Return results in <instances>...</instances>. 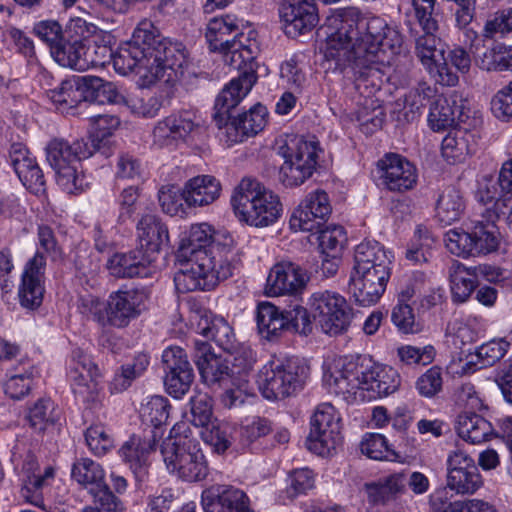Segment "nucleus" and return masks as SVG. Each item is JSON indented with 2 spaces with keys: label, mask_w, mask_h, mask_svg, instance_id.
Listing matches in <instances>:
<instances>
[{
  "label": "nucleus",
  "mask_w": 512,
  "mask_h": 512,
  "mask_svg": "<svg viewBox=\"0 0 512 512\" xmlns=\"http://www.w3.org/2000/svg\"><path fill=\"white\" fill-rule=\"evenodd\" d=\"M360 449L364 455L374 460H388L397 456L386 438L377 433L366 434L361 441Z\"/></svg>",
  "instance_id": "864d4df0"
},
{
  "label": "nucleus",
  "mask_w": 512,
  "mask_h": 512,
  "mask_svg": "<svg viewBox=\"0 0 512 512\" xmlns=\"http://www.w3.org/2000/svg\"><path fill=\"white\" fill-rule=\"evenodd\" d=\"M322 149L313 136L310 140L297 138L279 147L278 154L284 162L279 168L278 179L285 187L302 185L316 171Z\"/></svg>",
  "instance_id": "6e6552de"
},
{
  "label": "nucleus",
  "mask_w": 512,
  "mask_h": 512,
  "mask_svg": "<svg viewBox=\"0 0 512 512\" xmlns=\"http://www.w3.org/2000/svg\"><path fill=\"white\" fill-rule=\"evenodd\" d=\"M114 175L116 180L139 181L142 177V165L134 155L120 153L114 166Z\"/></svg>",
  "instance_id": "052dcab7"
},
{
  "label": "nucleus",
  "mask_w": 512,
  "mask_h": 512,
  "mask_svg": "<svg viewBox=\"0 0 512 512\" xmlns=\"http://www.w3.org/2000/svg\"><path fill=\"white\" fill-rule=\"evenodd\" d=\"M311 311L321 330L330 336L346 333L353 320V309L340 294L318 291L310 299Z\"/></svg>",
  "instance_id": "9d476101"
},
{
  "label": "nucleus",
  "mask_w": 512,
  "mask_h": 512,
  "mask_svg": "<svg viewBox=\"0 0 512 512\" xmlns=\"http://www.w3.org/2000/svg\"><path fill=\"white\" fill-rule=\"evenodd\" d=\"M407 475L396 472L364 484V491L369 503L388 505L397 501L405 492Z\"/></svg>",
  "instance_id": "bb28decb"
},
{
  "label": "nucleus",
  "mask_w": 512,
  "mask_h": 512,
  "mask_svg": "<svg viewBox=\"0 0 512 512\" xmlns=\"http://www.w3.org/2000/svg\"><path fill=\"white\" fill-rule=\"evenodd\" d=\"M443 386L442 369L438 366L429 368L416 381L418 393L426 398H432L441 392Z\"/></svg>",
  "instance_id": "e2e57ef3"
},
{
  "label": "nucleus",
  "mask_w": 512,
  "mask_h": 512,
  "mask_svg": "<svg viewBox=\"0 0 512 512\" xmlns=\"http://www.w3.org/2000/svg\"><path fill=\"white\" fill-rule=\"evenodd\" d=\"M77 36L64 37L51 47V56L61 66L81 71L83 39L78 29Z\"/></svg>",
  "instance_id": "ea45409f"
},
{
  "label": "nucleus",
  "mask_w": 512,
  "mask_h": 512,
  "mask_svg": "<svg viewBox=\"0 0 512 512\" xmlns=\"http://www.w3.org/2000/svg\"><path fill=\"white\" fill-rule=\"evenodd\" d=\"M449 278L452 299L457 303L465 302L477 286V279L471 272V268L458 261L452 262L449 268Z\"/></svg>",
  "instance_id": "a19ab883"
},
{
  "label": "nucleus",
  "mask_w": 512,
  "mask_h": 512,
  "mask_svg": "<svg viewBox=\"0 0 512 512\" xmlns=\"http://www.w3.org/2000/svg\"><path fill=\"white\" fill-rule=\"evenodd\" d=\"M158 200L163 212L166 214L177 216L184 213V189L181 190L176 185L162 186L158 193Z\"/></svg>",
  "instance_id": "bf43d9fd"
},
{
  "label": "nucleus",
  "mask_w": 512,
  "mask_h": 512,
  "mask_svg": "<svg viewBox=\"0 0 512 512\" xmlns=\"http://www.w3.org/2000/svg\"><path fill=\"white\" fill-rule=\"evenodd\" d=\"M148 294L145 289L118 290L107 300L108 325L124 328L146 310Z\"/></svg>",
  "instance_id": "a211bd4d"
},
{
  "label": "nucleus",
  "mask_w": 512,
  "mask_h": 512,
  "mask_svg": "<svg viewBox=\"0 0 512 512\" xmlns=\"http://www.w3.org/2000/svg\"><path fill=\"white\" fill-rule=\"evenodd\" d=\"M72 478L79 484L86 487L89 491L92 488L99 487L104 481V471L102 467L88 458H81L73 464Z\"/></svg>",
  "instance_id": "09e8293b"
},
{
  "label": "nucleus",
  "mask_w": 512,
  "mask_h": 512,
  "mask_svg": "<svg viewBox=\"0 0 512 512\" xmlns=\"http://www.w3.org/2000/svg\"><path fill=\"white\" fill-rule=\"evenodd\" d=\"M235 16L225 15L220 18L211 19L207 26L206 38L212 51H219L224 54V61L234 69H241L245 61L255 60L259 47L250 31L245 37L239 32L240 24Z\"/></svg>",
  "instance_id": "f03ea898"
},
{
  "label": "nucleus",
  "mask_w": 512,
  "mask_h": 512,
  "mask_svg": "<svg viewBox=\"0 0 512 512\" xmlns=\"http://www.w3.org/2000/svg\"><path fill=\"white\" fill-rule=\"evenodd\" d=\"M139 197L140 189L137 185L128 186L120 192L117 199L119 223L124 224L132 218L137 210Z\"/></svg>",
  "instance_id": "69168bd1"
},
{
  "label": "nucleus",
  "mask_w": 512,
  "mask_h": 512,
  "mask_svg": "<svg viewBox=\"0 0 512 512\" xmlns=\"http://www.w3.org/2000/svg\"><path fill=\"white\" fill-rule=\"evenodd\" d=\"M461 108L455 100L438 96L430 105L428 121L433 130H443L455 124L460 118Z\"/></svg>",
  "instance_id": "79ce46f5"
},
{
  "label": "nucleus",
  "mask_w": 512,
  "mask_h": 512,
  "mask_svg": "<svg viewBox=\"0 0 512 512\" xmlns=\"http://www.w3.org/2000/svg\"><path fill=\"white\" fill-rule=\"evenodd\" d=\"M478 137L467 129H453L442 140V156L449 163L462 162L466 156L476 152Z\"/></svg>",
  "instance_id": "2f4dec72"
},
{
  "label": "nucleus",
  "mask_w": 512,
  "mask_h": 512,
  "mask_svg": "<svg viewBox=\"0 0 512 512\" xmlns=\"http://www.w3.org/2000/svg\"><path fill=\"white\" fill-rule=\"evenodd\" d=\"M345 30L338 33H332L327 40L324 56L327 61H334L335 68L344 70L351 68L354 72V84L360 94L368 96L373 91L379 90L384 81L386 65L376 63H358L362 53H356V50L350 48L346 37L348 32L352 33L351 25L344 26Z\"/></svg>",
  "instance_id": "20e7f679"
},
{
  "label": "nucleus",
  "mask_w": 512,
  "mask_h": 512,
  "mask_svg": "<svg viewBox=\"0 0 512 512\" xmlns=\"http://www.w3.org/2000/svg\"><path fill=\"white\" fill-rule=\"evenodd\" d=\"M231 205L240 221L254 227L274 224L282 211L279 197L251 179H243L235 188Z\"/></svg>",
  "instance_id": "7ed1b4c3"
},
{
  "label": "nucleus",
  "mask_w": 512,
  "mask_h": 512,
  "mask_svg": "<svg viewBox=\"0 0 512 512\" xmlns=\"http://www.w3.org/2000/svg\"><path fill=\"white\" fill-rule=\"evenodd\" d=\"M458 435L472 444H479L490 439L494 433L492 424L475 413H462L457 419Z\"/></svg>",
  "instance_id": "58836bf2"
},
{
  "label": "nucleus",
  "mask_w": 512,
  "mask_h": 512,
  "mask_svg": "<svg viewBox=\"0 0 512 512\" xmlns=\"http://www.w3.org/2000/svg\"><path fill=\"white\" fill-rule=\"evenodd\" d=\"M198 328L203 337L213 340L223 350L230 351L232 348L233 330L223 318H215L210 322L204 319Z\"/></svg>",
  "instance_id": "de8ad7c7"
},
{
  "label": "nucleus",
  "mask_w": 512,
  "mask_h": 512,
  "mask_svg": "<svg viewBox=\"0 0 512 512\" xmlns=\"http://www.w3.org/2000/svg\"><path fill=\"white\" fill-rule=\"evenodd\" d=\"M465 208L463 198L454 187L446 188L439 196L436 206L437 217L445 225L457 221Z\"/></svg>",
  "instance_id": "a18cd8bd"
},
{
  "label": "nucleus",
  "mask_w": 512,
  "mask_h": 512,
  "mask_svg": "<svg viewBox=\"0 0 512 512\" xmlns=\"http://www.w3.org/2000/svg\"><path fill=\"white\" fill-rule=\"evenodd\" d=\"M84 77V102L106 104L115 103L119 97V93L115 85L111 82H106L103 79L95 76Z\"/></svg>",
  "instance_id": "49530a36"
},
{
  "label": "nucleus",
  "mask_w": 512,
  "mask_h": 512,
  "mask_svg": "<svg viewBox=\"0 0 512 512\" xmlns=\"http://www.w3.org/2000/svg\"><path fill=\"white\" fill-rule=\"evenodd\" d=\"M211 258H196V263L186 262V267L180 269L174 275V283L178 292L187 293L195 290H211L207 272Z\"/></svg>",
  "instance_id": "7c9ffc66"
},
{
  "label": "nucleus",
  "mask_w": 512,
  "mask_h": 512,
  "mask_svg": "<svg viewBox=\"0 0 512 512\" xmlns=\"http://www.w3.org/2000/svg\"><path fill=\"white\" fill-rule=\"evenodd\" d=\"M286 35L297 37L311 31L319 16L314 0H285L279 9Z\"/></svg>",
  "instance_id": "412c9836"
},
{
  "label": "nucleus",
  "mask_w": 512,
  "mask_h": 512,
  "mask_svg": "<svg viewBox=\"0 0 512 512\" xmlns=\"http://www.w3.org/2000/svg\"><path fill=\"white\" fill-rule=\"evenodd\" d=\"M315 231L318 232L317 240L319 242L321 254L341 255L346 241L343 227L333 226Z\"/></svg>",
  "instance_id": "13d9d810"
},
{
  "label": "nucleus",
  "mask_w": 512,
  "mask_h": 512,
  "mask_svg": "<svg viewBox=\"0 0 512 512\" xmlns=\"http://www.w3.org/2000/svg\"><path fill=\"white\" fill-rule=\"evenodd\" d=\"M9 161L22 184L37 194L44 189L45 179L29 150L21 143H13L9 150Z\"/></svg>",
  "instance_id": "a878e982"
},
{
  "label": "nucleus",
  "mask_w": 512,
  "mask_h": 512,
  "mask_svg": "<svg viewBox=\"0 0 512 512\" xmlns=\"http://www.w3.org/2000/svg\"><path fill=\"white\" fill-rule=\"evenodd\" d=\"M220 191L221 185L215 177L196 176L185 184V202L189 206L209 205L219 197Z\"/></svg>",
  "instance_id": "f704fd0d"
},
{
  "label": "nucleus",
  "mask_w": 512,
  "mask_h": 512,
  "mask_svg": "<svg viewBox=\"0 0 512 512\" xmlns=\"http://www.w3.org/2000/svg\"><path fill=\"white\" fill-rule=\"evenodd\" d=\"M354 267L391 264L384 247L377 241H364L356 246L354 254Z\"/></svg>",
  "instance_id": "3c124183"
},
{
  "label": "nucleus",
  "mask_w": 512,
  "mask_h": 512,
  "mask_svg": "<svg viewBox=\"0 0 512 512\" xmlns=\"http://www.w3.org/2000/svg\"><path fill=\"white\" fill-rule=\"evenodd\" d=\"M310 368L303 359L289 357L271 361L258 374V386L268 400H282L300 392Z\"/></svg>",
  "instance_id": "39448f33"
},
{
  "label": "nucleus",
  "mask_w": 512,
  "mask_h": 512,
  "mask_svg": "<svg viewBox=\"0 0 512 512\" xmlns=\"http://www.w3.org/2000/svg\"><path fill=\"white\" fill-rule=\"evenodd\" d=\"M46 158L55 171L56 181L68 194L82 190L84 177L79 171L82 159L92 155L90 147L84 140L69 143L64 139H53L46 146Z\"/></svg>",
  "instance_id": "423d86ee"
},
{
  "label": "nucleus",
  "mask_w": 512,
  "mask_h": 512,
  "mask_svg": "<svg viewBox=\"0 0 512 512\" xmlns=\"http://www.w3.org/2000/svg\"><path fill=\"white\" fill-rule=\"evenodd\" d=\"M509 348V342L504 339L492 340L482 344L475 353L477 362L470 361L469 364L478 365V369L493 366L504 357Z\"/></svg>",
  "instance_id": "5fc2aeb1"
},
{
  "label": "nucleus",
  "mask_w": 512,
  "mask_h": 512,
  "mask_svg": "<svg viewBox=\"0 0 512 512\" xmlns=\"http://www.w3.org/2000/svg\"><path fill=\"white\" fill-rule=\"evenodd\" d=\"M147 49L148 74L151 79L168 83L183 75V67L187 59L181 44L164 39L155 47Z\"/></svg>",
  "instance_id": "2eb2a0df"
},
{
  "label": "nucleus",
  "mask_w": 512,
  "mask_h": 512,
  "mask_svg": "<svg viewBox=\"0 0 512 512\" xmlns=\"http://www.w3.org/2000/svg\"><path fill=\"white\" fill-rule=\"evenodd\" d=\"M476 198L482 205L489 206L482 214L491 220H497L501 215H505L504 208H507L508 202H510V198L504 196V192L501 191L499 183L488 177H485L480 183Z\"/></svg>",
  "instance_id": "c9c22d12"
},
{
  "label": "nucleus",
  "mask_w": 512,
  "mask_h": 512,
  "mask_svg": "<svg viewBox=\"0 0 512 512\" xmlns=\"http://www.w3.org/2000/svg\"><path fill=\"white\" fill-rule=\"evenodd\" d=\"M170 404L164 396H152L149 400L142 404L140 408V417L142 422L148 426L145 430H155L160 437L162 434L159 429L162 425L166 424L169 413Z\"/></svg>",
  "instance_id": "37998d69"
},
{
  "label": "nucleus",
  "mask_w": 512,
  "mask_h": 512,
  "mask_svg": "<svg viewBox=\"0 0 512 512\" xmlns=\"http://www.w3.org/2000/svg\"><path fill=\"white\" fill-rule=\"evenodd\" d=\"M54 477V469L51 466L45 468L43 475H29L23 479L21 495L23 499L35 506L43 505V489L48 485V480Z\"/></svg>",
  "instance_id": "8fccbe9b"
},
{
  "label": "nucleus",
  "mask_w": 512,
  "mask_h": 512,
  "mask_svg": "<svg viewBox=\"0 0 512 512\" xmlns=\"http://www.w3.org/2000/svg\"><path fill=\"white\" fill-rule=\"evenodd\" d=\"M44 280L22 276V283L19 289L20 303L27 309L38 308L43 301Z\"/></svg>",
  "instance_id": "4d7b16f0"
},
{
  "label": "nucleus",
  "mask_w": 512,
  "mask_h": 512,
  "mask_svg": "<svg viewBox=\"0 0 512 512\" xmlns=\"http://www.w3.org/2000/svg\"><path fill=\"white\" fill-rule=\"evenodd\" d=\"M309 279L304 268L293 262L282 261L271 268L265 291L268 296H296L303 292Z\"/></svg>",
  "instance_id": "6ab92c4d"
},
{
  "label": "nucleus",
  "mask_w": 512,
  "mask_h": 512,
  "mask_svg": "<svg viewBox=\"0 0 512 512\" xmlns=\"http://www.w3.org/2000/svg\"><path fill=\"white\" fill-rule=\"evenodd\" d=\"M381 179L390 191L404 192L412 189L417 182L415 166L398 154H387L379 161Z\"/></svg>",
  "instance_id": "393cba45"
},
{
  "label": "nucleus",
  "mask_w": 512,
  "mask_h": 512,
  "mask_svg": "<svg viewBox=\"0 0 512 512\" xmlns=\"http://www.w3.org/2000/svg\"><path fill=\"white\" fill-rule=\"evenodd\" d=\"M136 229L140 248L146 254L158 252L161 245L169 241L168 228L156 215H143Z\"/></svg>",
  "instance_id": "473e14b6"
},
{
  "label": "nucleus",
  "mask_w": 512,
  "mask_h": 512,
  "mask_svg": "<svg viewBox=\"0 0 512 512\" xmlns=\"http://www.w3.org/2000/svg\"><path fill=\"white\" fill-rule=\"evenodd\" d=\"M436 31H424L415 40V53L421 63L429 69L435 62L443 60L445 44L435 36Z\"/></svg>",
  "instance_id": "c03bdc74"
},
{
  "label": "nucleus",
  "mask_w": 512,
  "mask_h": 512,
  "mask_svg": "<svg viewBox=\"0 0 512 512\" xmlns=\"http://www.w3.org/2000/svg\"><path fill=\"white\" fill-rule=\"evenodd\" d=\"M331 211L327 193L317 190L308 194L293 212L290 218V227L307 232L319 230L327 221Z\"/></svg>",
  "instance_id": "aec40b11"
},
{
  "label": "nucleus",
  "mask_w": 512,
  "mask_h": 512,
  "mask_svg": "<svg viewBox=\"0 0 512 512\" xmlns=\"http://www.w3.org/2000/svg\"><path fill=\"white\" fill-rule=\"evenodd\" d=\"M74 28L79 30L83 41L93 44L96 48H106L113 51L112 45L115 43V38L110 32L101 30L81 19L75 21Z\"/></svg>",
  "instance_id": "6e6d98bb"
},
{
  "label": "nucleus",
  "mask_w": 512,
  "mask_h": 512,
  "mask_svg": "<svg viewBox=\"0 0 512 512\" xmlns=\"http://www.w3.org/2000/svg\"><path fill=\"white\" fill-rule=\"evenodd\" d=\"M198 129L194 116L189 111L173 113L159 121L153 129V142L159 147L175 146L186 142Z\"/></svg>",
  "instance_id": "4be33fe9"
},
{
  "label": "nucleus",
  "mask_w": 512,
  "mask_h": 512,
  "mask_svg": "<svg viewBox=\"0 0 512 512\" xmlns=\"http://www.w3.org/2000/svg\"><path fill=\"white\" fill-rule=\"evenodd\" d=\"M434 90L426 83H419L409 90L404 99H398L394 103L393 114L399 123L413 122L421 113V110L430 103Z\"/></svg>",
  "instance_id": "c756f323"
},
{
  "label": "nucleus",
  "mask_w": 512,
  "mask_h": 512,
  "mask_svg": "<svg viewBox=\"0 0 512 512\" xmlns=\"http://www.w3.org/2000/svg\"><path fill=\"white\" fill-rule=\"evenodd\" d=\"M436 0H412L415 16L423 31L438 30Z\"/></svg>",
  "instance_id": "0e129e2a"
},
{
  "label": "nucleus",
  "mask_w": 512,
  "mask_h": 512,
  "mask_svg": "<svg viewBox=\"0 0 512 512\" xmlns=\"http://www.w3.org/2000/svg\"><path fill=\"white\" fill-rule=\"evenodd\" d=\"M266 115V108L258 103L237 117L231 115V118L227 119L223 125L227 127V133L229 137H233V141L242 142L245 138L256 135L264 128Z\"/></svg>",
  "instance_id": "cd10ccee"
},
{
  "label": "nucleus",
  "mask_w": 512,
  "mask_h": 512,
  "mask_svg": "<svg viewBox=\"0 0 512 512\" xmlns=\"http://www.w3.org/2000/svg\"><path fill=\"white\" fill-rule=\"evenodd\" d=\"M146 51H148L147 47L136 46L131 41L125 42L113 53L111 58L115 70L121 75H127L134 71L140 73L142 70L148 73L149 58ZM144 76L148 77V74Z\"/></svg>",
  "instance_id": "72a5a7b5"
},
{
  "label": "nucleus",
  "mask_w": 512,
  "mask_h": 512,
  "mask_svg": "<svg viewBox=\"0 0 512 512\" xmlns=\"http://www.w3.org/2000/svg\"><path fill=\"white\" fill-rule=\"evenodd\" d=\"M352 33H346V43L358 56V63H376L391 66L395 56L405 52L403 37L394 28L379 18L363 17L355 7L337 9L327 18V25L338 33L345 30L344 26H350Z\"/></svg>",
  "instance_id": "f257e3e1"
},
{
  "label": "nucleus",
  "mask_w": 512,
  "mask_h": 512,
  "mask_svg": "<svg viewBox=\"0 0 512 512\" xmlns=\"http://www.w3.org/2000/svg\"><path fill=\"white\" fill-rule=\"evenodd\" d=\"M201 437L217 453L225 452L231 445L230 426L217 420L211 421L202 427Z\"/></svg>",
  "instance_id": "603ef678"
},
{
  "label": "nucleus",
  "mask_w": 512,
  "mask_h": 512,
  "mask_svg": "<svg viewBox=\"0 0 512 512\" xmlns=\"http://www.w3.org/2000/svg\"><path fill=\"white\" fill-rule=\"evenodd\" d=\"M483 485V479L472 457L461 450L447 458L446 486L456 494L472 495Z\"/></svg>",
  "instance_id": "f3484780"
},
{
  "label": "nucleus",
  "mask_w": 512,
  "mask_h": 512,
  "mask_svg": "<svg viewBox=\"0 0 512 512\" xmlns=\"http://www.w3.org/2000/svg\"><path fill=\"white\" fill-rule=\"evenodd\" d=\"M150 255L142 250L116 253L107 263L110 274L117 278L146 277L149 273Z\"/></svg>",
  "instance_id": "c85d7f7f"
},
{
  "label": "nucleus",
  "mask_w": 512,
  "mask_h": 512,
  "mask_svg": "<svg viewBox=\"0 0 512 512\" xmlns=\"http://www.w3.org/2000/svg\"><path fill=\"white\" fill-rule=\"evenodd\" d=\"M340 419L330 403L318 405L311 418V429L307 437V447L320 455H329L342 444Z\"/></svg>",
  "instance_id": "9b49d317"
},
{
  "label": "nucleus",
  "mask_w": 512,
  "mask_h": 512,
  "mask_svg": "<svg viewBox=\"0 0 512 512\" xmlns=\"http://www.w3.org/2000/svg\"><path fill=\"white\" fill-rule=\"evenodd\" d=\"M382 365L374 363L372 359L365 355H356L345 358L339 375L335 377L334 382L341 393H350L351 390H366L372 392L375 396V385L378 384Z\"/></svg>",
  "instance_id": "f8f14e48"
},
{
  "label": "nucleus",
  "mask_w": 512,
  "mask_h": 512,
  "mask_svg": "<svg viewBox=\"0 0 512 512\" xmlns=\"http://www.w3.org/2000/svg\"><path fill=\"white\" fill-rule=\"evenodd\" d=\"M469 231L452 229L445 234V245L454 255L461 257L486 255L498 249L500 238L496 220L485 217Z\"/></svg>",
  "instance_id": "1a4fd4ad"
},
{
  "label": "nucleus",
  "mask_w": 512,
  "mask_h": 512,
  "mask_svg": "<svg viewBox=\"0 0 512 512\" xmlns=\"http://www.w3.org/2000/svg\"><path fill=\"white\" fill-rule=\"evenodd\" d=\"M390 264L354 267L349 291L360 305L369 306L379 301L390 278Z\"/></svg>",
  "instance_id": "ddd939ff"
},
{
  "label": "nucleus",
  "mask_w": 512,
  "mask_h": 512,
  "mask_svg": "<svg viewBox=\"0 0 512 512\" xmlns=\"http://www.w3.org/2000/svg\"><path fill=\"white\" fill-rule=\"evenodd\" d=\"M161 454L171 473L188 482L201 481L209 472L207 460L197 439L188 435L163 441Z\"/></svg>",
  "instance_id": "0eeeda50"
},
{
  "label": "nucleus",
  "mask_w": 512,
  "mask_h": 512,
  "mask_svg": "<svg viewBox=\"0 0 512 512\" xmlns=\"http://www.w3.org/2000/svg\"><path fill=\"white\" fill-rule=\"evenodd\" d=\"M256 321L259 333L268 340L279 336L282 331H287L286 310H281L269 302L258 305Z\"/></svg>",
  "instance_id": "4c0bfd02"
},
{
  "label": "nucleus",
  "mask_w": 512,
  "mask_h": 512,
  "mask_svg": "<svg viewBox=\"0 0 512 512\" xmlns=\"http://www.w3.org/2000/svg\"><path fill=\"white\" fill-rule=\"evenodd\" d=\"M160 435L155 430L133 434L119 449V455L137 477L146 473L149 454L156 449Z\"/></svg>",
  "instance_id": "b1692460"
},
{
  "label": "nucleus",
  "mask_w": 512,
  "mask_h": 512,
  "mask_svg": "<svg viewBox=\"0 0 512 512\" xmlns=\"http://www.w3.org/2000/svg\"><path fill=\"white\" fill-rule=\"evenodd\" d=\"M205 512H254L246 493L233 486L215 485L202 493Z\"/></svg>",
  "instance_id": "5701e85b"
},
{
  "label": "nucleus",
  "mask_w": 512,
  "mask_h": 512,
  "mask_svg": "<svg viewBox=\"0 0 512 512\" xmlns=\"http://www.w3.org/2000/svg\"><path fill=\"white\" fill-rule=\"evenodd\" d=\"M191 422L197 427H205L212 418V399L207 393L198 392L190 399Z\"/></svg>",
  "instance_id": "680f3d73"
},
{
  "label": "nucleus",
  "mask_w": 512,
  "mask_h": 512,
  "mask_svg": "<svg viewBox=\"0 0 512 512\" xmlns=\"http://www.w3.org/2000/svg\"><path fill=\"white\" fill-rule=\"evenodd\" d=\"M84 77L74 76L65 79L60 86L48 91V97L62 112H68L69 109L77 107L84 102Z\"/></svg>",
  "instance_id": "e433bc0d"
},
{
  "label": "nucleus",
  "mask_w": 512,
  "mask_h": 512,
  "mask_svg": "<svg viewBox=\"0 0 512 512\" xmlns=\"http://www.w3.org/2000/svg\"><path fill=\"white\" fill-rule=\"evenodd\" d=\"M490 105L496 118L502 121L512 119V81L493 96Z\"/></svg>",
  "instance_id": "774afa93"
},
{
  "label": "nucleus",
  "mask_w": 512,
  "mask_h": 512,
  "mask_svg": "<svg viewBox=\"0 0 512 512\" xmlns=\"http://www.w3.org/2000/svg\"><path fill=\"white\" fill-rule=\"evenodd\" d=\"M194 362L203 382L212 388L238 386L229 361L216 355L207 341H194Z\"/></svg>",
  "instance_id": "dca6fc26"
},
{
  "label": "nucleus",
  "mask_w": 512,
  "mask_h": 512,
  "mask_svg": "<svg viewBox=\"0 0 512 512\" xmlns=\"http://www.w3.org/2000/svg\"><path fill=\"white\" fill-rule=\"evenodd\" d=\"M239 75L224 86L215 101L214 120L219 128L231 118V110L250 92L257 82V63L255 60L245 61Z\"/></svg>",
  "instance_id": "4468645a"
},
{
  "label": "nucleus",
  "mask_w": 512,
  "mask_h": 512,
  "mask_svg": "<svg viewBox=\"0 0 512 512\" xmlns=\"http://www.w3.org/2000/svg\"><path fill=\"white\" fill-rule=\"evenodd\" d=\"M163 40L154 24L148 19H143L135 28L130 41L136 46L151 48Z\"/></svg>",
  "instance_id": "338daca9"
}]
</instances>
